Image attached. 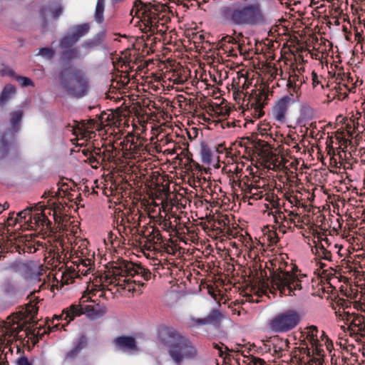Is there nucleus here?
I'll list each match as a JSON object with an SVG mask.
<instances>
[{
	"instance_id": "f257e3e1",
	"label": "nucleus",
	"mask_w": 365,
	"mask_h": 365,
	"mask_svg": "<svg viewBox=\"0 0 365 365\" xmlns=\"http://www.w3.org/2000/svg\"><path fill=\"white\" fill-rule=\"evenodd\" d=\"M158 340L167 346V354L175 365H182L184 361L198 358V351L187 337L173 327H163L158 332Z\"/></svg>"
},
{
	"instance_id": "f03ea898",
	"label": "nucleus",
	"mask_w": 365,
	"mask_h": 365,
	"mask_svg": "<svg viewBox=\"0 0 365 365\" xmlns=\"http://www.w3.org/2000/svg\"><path fill=\"white\" fill-rule=\"evenodd\" d=\"M302 288V280L299 277L279 266L272 272L267 280H259L254 290L258 296L266 294L268 292L275 294L276 291H279L280 295L292 296L295 295L296 290H301Z\"/></svg>"
},
{
	"instance_id": "7ed1b4c3",
	"label": "nucleus",
	"mask_w": 365,
	"mask_h": 365,
	"mask_svg": "<svg viewBox=\"0 0 365 365\" xmlns=\"http://www.w3.org/2000/svg\"><path fill=\"white\" fill-rule=\"evenodd\" d=\"M151 274L149 269L140 265L130 261L120 260L116 262L115 265L105 273L103 282L114 284L123 287V289H126V284L128 290L131 291L134 289L131 284L133 282L135 283L136 281H132L130 278H128V277H134L140 275L145 280H149L151 278Z\"/></svg>"
},
{
	"instance_id": "20e7f679",
	"label": "nucleus",
	"mask_w": 365,
	"mask_h": 365,
	"mask_svg": "<svg viewBox=\"0 0 365 365\" xmlns=\"http://www.w3.org/2000/svg\"><path fill=\"white\" fill-rule=\"evenodd\" d=\"M29 297L30 302L26 305V307L16 315H14L12 319L8 318L0 331L2 332L4 340L8 343L14 339H21L24 337V335H25L24 327L26 322L32 321V322H34V317L38 309L37 304L39 302V299L35 297L33 294Z\"/></svg>"
},
{
	"instance_id": "39448f33",
	"label": "nucleus",
	"mask_w": 365,
	"mask_h": 365,
	"mask_svg": "<svg viewBox=\"0 0 365 365\" xmlns=\"http://www.w3.org/2000/svg\"><path fill=\"white\" fill-rule=\"evenodd\" d=\"M136 6H140L138 12L141 14V25L143 31L150 32L153 34L155 32H164L165 24L170 21L167 15V8L163 4L144 3L141 0L135 2Z\"/></svg>"
},
{
	"instance_id": "423d86ee",
	"label": "nucleus",
	"mask_w": 365,
	"mask_h": 365,
	"mask_svg": "<svg viewBox=\"0 0 365 365\" xmlns=\"http://www.w3.org/2000/svg\"><path fill=\"white\" fill-rule=\"evenodd\" d=\"M221 16L227 23L235 26H254L263 20L259 8L253 4L224 6L221 9Z\"/></svg>"
},
{
	"instance_id": "0eeeda50",
	"label": "nucleus",
	"mask_w": 365,
	"mask_h": 365,
	"mask_svg": "<svg viewBox=\"0 0 365 365\" xmlns=\"http://www.w3.org/2000/svg\"><path fill=\"white\" fill-rule=\"evenodd\" d=\"M58 78L61 88L68 96L80 98L87 94L88 81L80 69L68 66L60 72Z\"/></svg>"
},
{
	"instance_id": "6e6552de",
	"label": "nucleus",
	"mask_w": 365,
	"mask_h": 365,
	"mask_svg": "<svg viewBox=\"0 0 365 365\" xmlns=\"http://www.w3.org/2000/svg\"><path fill=\"white\" fill-rule=\"evenodd\" d=\"M301 321L299 313L295 310H287L277 314L269 322V329L276 333L287 332L295 328Z\"/></svg>"
},
{
	"instance_id": "1a4fd4ad",
	"label": "nucleus",
	"mask_w": 365,
	"mask_h": 365,
	"mask_svg": "<svg viewBox=\"0 0 365 365\" xmlns=\"http://www.w3.org/2000/svg\"><path fill=\"white\" fill-rule=\"evenodd\" d=\"M132 161H113V165H112L111 174L112 178L117 176H123L125 174V177L122 180H131L133 175H135L136 178L144 177L145 179L148 178L150 173V168H141L140 166H136L134 163L130 164Z\"/></svg>"
},
{
	"instance_id": "9d476101",
	"label": "nucleus",
	"mask_w": 365,
	"mask_h": 365,
	"mask_svg": "<svg viewBox=\"0 0 365 365\" xmlns=\"http://www.w3.org/2000/svg\"><path fill=\"white\" fill-rule=\"evenodd\" d=\"M23 118V111L21 110L10 113V128L1 136L0 143L4 151H7L9 145L14 142L15 134L21 130V123Z\"/></svg>"
},
{
	"instance_id": "9b49d317",
	"label": "nucleus",
	"mask_w": 365,
	"mask_h": 365,
	"mask_svg": "<svg viewBox=\"0 0 365 365\" xmlns=\"http://www.w3.org/2000/svg\"><path fill=\"white\" fill-rule=\"evenodd\" d=\"M258 135H261L265 138H269L274 140H275L273 138L270 126L267 123L258 125L257 132L253 133L250 137L247 138L248 140L251 141V144L252 145L253 148L257 150L258 155H262L265 154L266 152L269 151L270 145L269 143L263 140L258 139Z\"/></svg>"
},
{
	"instance_id": "f8f14e48",
	"label": "nucleus",
	"mask_w": 365,
	"mask_h": 365,
	"mask_svg": "<svg viewBox=\"0 0 365 365\" xmlns=\"http://www.w3.org/2000/svg\"><path fill=\"white\" fill-rule=\"evenodd\" d=\"M90 26L88 24H82L71 28V32L63 36L59 41L61 50L74 48L73 46L81 38L88 33Z\"/></svg>"
},
{
	"instance_id": "ddd939ff",
	"label": "nucleus",
	"mask_w": 365,
	"mask_h": 365,
	"mask_svg": "<svg viewBox=\"0 0 365 365\" xmlns=\"http://www.w3.org/2000/svg\"><path fill=\"white\" fill-rule=\"evenodd\" d=\"M29 227L33 230L41 228V230L53 232L51 221L46 218L45 213H42L41 209L34 207L31 215L29 216Z\"/></svg>"
},
{
	"instance_id": "4468645a",
	"label": "nucleus",
	"mask_w": 365,
	"mask_h": 365,
	"mask_svg": "<svg viewBox=\"0 0 365 365\" xmlns=\"http://www.w3.org/2000/svg\"><path fill=\"white\" fill-rule=\"evenodd\" d=\"M90 297L84 295L81 297L78 304H72L64 309L62 314L58 317L61 319L72 321L76 317H79L84 314V303L88 302Z\"/></svg>"
},
{
	"instance_id": "2eb2a0df",
	"label": "nucleus",
	"mask_w": 365,
	"mask_h": 365,
	"mask_svg": "<svg viewBox=\"0 0 365 365\" xmlns=\"http://www.w3.org/2000/svg\"><path fill=\"white\" fill-rule=\"evenodd\" d=\"M291 98L286 96L280 98L272 109L273 118L279 123H284L286 121V115Z\"/></svg>"
},
{
	"instance_id": "dca6fc26",
	"label": "nucleus",
	"mask_w": 365,
	"mask_h": 365,
	"mask_svg": "<svg viewBox=\"0 0 365 365\" xmlns=\"http://www.w3.org/2000/svg\"><path fill=\"white\" fill-rule=\"evenodd\" d=\"M319 331L317 326L311 325L304 329V334L306 339L310 343L312 346L315 349L316 353L318 355H322L321 349V339L319 336Z\"/></svg>"
},
{
	"instance_id": "f3484780",
	"label": "nucleus",
	"mask_w": 365,
	"mask_h": 365,
	"mask_svg": "<svg viewBox=\"0 0 365 365\" xmlns=\"http://www.w3.org/2000/svg\"><path fill=\"white\" fill-rule=\"evenodd\" d=\"M268 99L267 94L264 91H259L258 93H255V97L253 98L251 102V108H254L253 115L256 118H259L264 115V112L263 108L267 104Z\"/></svg>"
},
{
	"instance_id": "a211bd4d",
	"label": "nucleus",
	"mask_w": 365,
	"mask_h": 365,
	"mask_svg": "<svg viewBox=\"0 0 365 365\" xmlns=\"http://www.w3.org/2000/svg\"><path fill=\"white\" fill-rule=\"evenodd\" d=\"M305 82V79L303 76H300L294 71L289 75L287 81V88L290 95L294 97L296 96L297 98L300 95V88L302 84Z\"/></svg>"
},
{
	"instance_id": "6ab92c4d",
	"label": "nucleus",
	"mask_w": 365,
	"mask_h": 365,
	"mask_svg": "<svg viewBox=\"0 0 365 365\" xmlns=\"http://www.w3.org/2000/svg\"><path fill=\"white\" fill-rule=\"evenodd\" d=\"M351 335L356 334L365 336V318L364 316L355 314L348 326Z\"/></svg>"
},
{
	"instance_id": "aec40b11",
	"label": "nucleus",
	"mask_w": 365,
	"mask_h": 365,
	"mask_svg": "<svg viewBox=\"0 0 365 365\" xmlns=\"http://www.w3.org/2000/svg\"><path fill=\"white\" fill-rule=\"evenodd\" d=\"M351 89L346 83L336 82V84L330 90L328 98L332 100L337 99L339 101L344 100L349 95Z\"/></svg>"
},
{
	"instance_id": "412c9836",
	"label": "nucleus",
	"mask_w": 365,
	"mask_h": 365,
	"mask_svg": "<svg viewBox=\"0 0 365 365\" xmlns=\"http://www.w3.org/2000/svg\"><path fill=\"white\" fill-rule=\"evenodd\" d=\"M270 342L272 346L273 354L277 358L283 356L284 352L288 351L289 341L288 339H283L278 336L271 338Z\"/></svg>"
},
{
	"instance_id": "4be33fe9",
	"label": "nucleus",
	"mask_w": 365,
	"mask_h": 365,
	"mask_svg": "<svg viewBox=\"0 0 365 365\" xmlns=\"http://www.w3.org/2000/svg\"><path fill=\"white\" fill-rule=\"evenodd\" d=\"M107 312L106 307L103 304H84V314L92 320L103 317Z\"/></svg>"
},
{
	"instance_id": "5701e85b",
	"label": "nucleus",
	"mask_w": 365,
	"mask_h": 365,
	"mask_svg": "<svg viewBox=\"0 0 365 365\" xmlns=\"http://www.w3.org/2000/svg\"><path fill=\"white\" fill-rule=\"evenodd\" d=\"M114 343L120 349L136 351L137 344L135 339L130 336H120L115 339Z\"/></svg>"
},
{
	"instance_id": "b1692460",
	"label": "nucleus",
	"mask_w": 365,
	"mask_h": 365,
	"mask_svg": "<svg viewBox=\"0 0 365 365\" xmlns=\"http://www.w3.org/2000/svg\"><path fill=\"white\" fill-rule=\"evenodd\" d=\"M289 161H257L261 166V169L272 170L274 171H283L287 174L288 167L287 163Z\"/></svg>"
},
{
	"instance_id": "393cba45",
	"label": "nucleus",
	"mask_w": 365,
	"mask_h": 365,
	"mask_svg": "<svg viewBox=\"0 0 365 365\" xmlns=\"http://www.w3.org/2000/svg\"><path fill=\"white\" fill-rule=\"evenodd\" d=\"M81 58L79 49L77 47L63 49L60 53V60L63 63H68L73 60Z\"/></svg>"
},
{
	"instance_id": "a878e982",
	"label": "nucleus",
	"mask_w": 365,
	"mask_h": 365,
	"mask_svg": "<svg viewBox=\"0 0 365 365\" xmlns=\"http://www.w3.org/2000/svg\"><path fill=\"white\" fill-rule=\"evenodd\" d=\"M106 38V31L98 32L93 38L85 41L82 46L85 48H93L101 46Z\"/></svg>"
},
{
	"instance_id": "bb28decb",
	"label": "nucleus",
	"mask_w": 365,
	"mask_h": 365,
	"mask_svg": "<svg viewBox=\"0 0 365 365\" xmlns=\"http://www.w3.org/2000/svg\"><path fill=\"white\" fill-rule=\"evenodd\" d=\"M183 169L185 170L183 172L192 178H195V175L199 178L198 174L200 173L202 174V168L195 161H187L184 164Z\"/></svg>"
},
{
	"instance_id": "cd10ccee",
	"label": "nucleus",
	"mask_w": 365,
	"mask_h": 365,
	"mask_svg": "<svg viewBox=\"0 0 365 365\" xmlns=\"http://www.w3.org/2000/svg\"><path fill=\"white\" fill-rule=\"evenodd\" d=\"M24 332L25 336L30 339L31 343L34 345L38 341L39 339H41L42 336L47 333V330L43 327H39L37 329H34L33 331L26 328Z\"/></svg>"
},
{
	"instance_id": "c85d7f7f",
	"label": "nucleus",
	"mask_w": 365,
	"mask_h": 365,
	"mask_svg": "<svg viewBox=\"0 0 365 365\" xmlns=\"http://www.w3.org/2000/svg\"><path fill=\"white\" fill-rule=\"evenodd\" d=\"M292 225L299 229L303 228L302 218L297 213H294L293 212H290L287 214V220L285 227L286 228L291 229Z\"/></svg>"
},
{
	"instance_id": "c756f323",
	"label": "nucleus",
	"mask_w": 365,
	"mask_h": 365,
	"mask_svg": "<svg viewBox=\"0 0 365 365\" xmlns=\"http://www.w3.org/2000/svg\"><path fill=\"white\" fill-rule=\"evenodd\" d=\"M271 214H272L274 217V222L279 225V231L285 232L284 229L286 228L285 225L287 224V215H285V213L281 210L272 211Z\"/></svg>"
},
{
	"instance_id": "7c9ffc66",
	"label": "nucleus",
	"mask_w": 365,
	"mask_h": 365,
	"mask_svg": "<svg viewBox=\"0 0 365 365\" xmlns=\"http://www.w3.org/2000/svg\"><path fill=\"white\" fill-rule=\"evenodd\" d=\"M16 92V88L11 84H7L4 86L0 95V106L6 103Z\"/></svg>"
},
{
	"instance_id": "2f4dec72",
	"label": "nucleus",
	"mask_w": 365,
	"mask_h": 365,
	"mask_svg": "<svg viewBox=\"0 0 365 365\" xmlns=\"http://www.w3.org/2000/svg\"><path fill=\"white\" fill-rule=\"evenodd\" d=\"M317 256L329 262L332 261V251L334 249L324 248V245H318L315 246Z\"/></svg>"
},
{
	"instance_id": "473e14b6",
	"label": "nucleus",
	"mask_w": 365,
	"mask_h": 365,
	"mask_svg": "<svg viewBox=\"0 0 365 365\" xmlns=\"http://www.w3.org/2000/svg\"><path fill=\"white\" fill-rule=\"evenodd\" d=\"M105 9V0H97V4L96 6V11H95V21L98 24H102L104 21V13Z\"/></svg>"
},
{
	"instance_id": "72a5a7b5",
	"label": "nucleus",
	"mask_w": 365,
	"mask_h": 365,
	"mask_svg": "<svg viewBox=\"0 0 365 365\" xmlns=\"http://www.w3.org/2000/svg\"><path fill=\"white\" fill-rule=\"evenodd\" d=\"M221 48L225 53H227V56L237 57V51H239L240 54L242 53V43H241L240 49H239L238 47H235V45L229 43H222Z\"/></svg>"
},
{
	"instance_id": "f704fd0d",
	"label": "nucleus",
	"mask_w": 365,
	"mask_h": 365,
	"mask_svg": "<svg viewBox=\"0 0 365 365\" xmlns=\"http://www.w3.org/2000/svg\"><path fill=\"white\" fill-rule=\"evenodd\" d=\"M237 163H238V161H228L227 163H225V161H222V163L224 165L222 168V173L228 174L234 180L235 171L236 169H237Z\"/></svg>"
},
{
	"instance_id": "c9c22d12",
	"label": "nucleus",
	"mask_w": 365,
	"mask_h": 365,
	"mask_svg": "<svg viewBox=\"0 0 365 365\" xmlns=\"http://www.w3.org/2000/svg\"><path fill=\"white\" fill-rule=\"evenodd\" d=\"M34 207H27L25 210L19 212L16 217V221L20 224H27L29 226V216L31 215Z\"/></svg>"
},
{
	"instance_id": "e433bc0d",
	"label": "nucleus",
	"mask_w": 365,
	"mask_h": 365,
	"mask_svg": "<svg viewBox=\"0 0 365 365\" xmlns=\"http://www.w3.org/2000/svg\"><path fill=\"white\" fill-rule=\"evenodd\" d=\"M153 188L156 190L160 195L168 197L170 193L169 180H165L164 178L159 185L153 187Z\"/></svg>"
},
{
	"instance_id": "4c0bfd02",
	"label": "nucleus",
	"mask_w": 365,
	"mask_h": 365,
	"mask_svg": "<svg viewBox=\"0 0 365 365\" xmlns=\"http://www.w3.org/2000/svg\"><path fill=\"white\" fill-rule=\"evenodd\" d=\"M150 173H149L148 178H146V180H150V181H151L150 186L151 187L157 186L158 185H159L161 182V180H163L165 176L162 175L157 170L156 171L153 170L152 168H150Z\"/></svg>"
},
{
	"instance_id": "58836bf2",
	"label": "nucleus",
	"mask_w": 365,
	"mask_h": 365,
	"mask_svg": "<svg viewBox=\"0 0 365 365\" xmlns=\"http://www.w3.org/2000/svg\"><path fill=\"white\" fill-rule=\"evenodd\" d=\"M335 314L339 319L344 321L348 326L355 314L354 313H349V312L346 311L344 308H339Z\"/></svg>"
},
{
	"instance_id": "ea45409f",
	"label": "nucleus",
	"mask_w": 365,
	"mask_h": 365,
	"mask_svg": "<svg viewBox=\"0 0 365 365\" xmlns=\"http://www.w3.org/2000/svg\"><path fill=\"white\" fill-rule=\"evenodd\" d=\"M205 318V322L207 324H217L221 319L222 318V315L217 310H212Z\"/></svg>"
},
{
	"instance_id": "a19ab883",
	"label": "nucleus",
	"mask_w": 365,
	"mask_h": 365,
	"mask_svg": "<svg viewBox=\"0 0 365 365\" xmlns=\"http://www.w3.org/2000/svg\"><path fill=\"white\" fill-rule=\"evenodd\" d=\"M330 171L334 173H341V170L346 168V164L350 165L349 161H329Z\"/></svg>"
},
{
	"instance_id": "79ce46f5",
	"label": "nucleus",
	"mask_w": 365,
	"mask_h": 365,
	"mask_svg": "<svg viewBox=\"0 0 365 365\" xmlns=\"http://www.w3.org/2000/svg\"><path fill=\"white\" fill-rule=\"evenodd\" d=\"M252 161H247L245 163V168H244L245 173L243 176L245 178H247L248 175H254L255 173L257 172L259 169H261L260 164L259 163L256 162V164L255 165L254 168L252 167Z\"/></svg>"
},
{
	"instance_id": "37998d69",
	"label": "nucleus",
	"mask_w": 365,
	"mask_h": 365,
	"mask_svg": "<svg viewBox=\"0 0 365 365\" xmlns=\"http://www.w3.org/2000/svg\"><path fill=\"white\" fill-rule=\"evenodd\" d=\"M242 37H243V35L242 33H239L238 35L237 36V38H235L233 36L227 35L226 36H224L222 38V43L234 44V45H235V47H238L239 49H240L241 43H240L239 40H240V38H242Z\"/></svg>"
},
{
	"instance_id": "c03bdc74",
	"label": "nucleus",
	"mask_w": 365,
	"mask_h": 365,
	"mask_svg": "<svg viewBox=\"0 0 365 365\" xmlns=\"http://www.w3.org/2000/svg\"><path fill=\"white\" fill-rule=\"evenodd\" d=\"M214 150L205 143L201 144L200 154L202 160H211L213 156Z\"/></svg>"
},
{
	"instance_id": "a18cd8bd",
	"label": "nucleus",
	"mask_w": 365,
	"mask_h": 365,
	"mask_svg": "<svg viewBox=\"0 0 365 365\" xmlns=\"http://www.w3.org/2000/svg\"><path fill=\"white\" fill-rule=\"evenodd\" d=\"M248 192L250 193V199L252 200H258L261 199L263 196L262 191L260 190L259 187L255 186V185H250L248 187Z\"/></svg>"
},
{
	"instance_id": "49530a36",
	"label": "nucleus",
	"mask_w": 365,
	"mask_h": 365,
	"mask_svg": "<svg viewBox=\"0 0 365 365\" xmlns=\"http://www.w3.org/2000/svg\"><path fill=\"white\" fill-rule=\"evenodd\" d=\"M38 54L42 56L43 57L46 58L48 60H51L54 56V51L50 48H41L39 49Z\"/></svg>"
},
{
	"instance_id": "de8ad7c7",
	"label": "nucleus",
	"mask_w": 365,
	"mask_h": 365,
	"mask_svg": "<svg viewBox=\"0 0 365 365\" xmlns=\"http://www.w3.org/2000/svg\"><path fill=\"white\" fill-rule=\"evenodd\" d=\"M237 169H236L235 171V179L237 178V180H240L245 173L244 168H245V162L238 161V163H237Z\"/></svg>"
},
{
	"instance_id": "09e8293b",
	"label": "nucleus",
	"mask_w": 365,
	"mask_h": 365,
	"mask_svg": "<svg viewBox=\"0 0 365 365\" xmlns=\"http://www.w3.org/2000/svg\"><path fill=\"white\" fill-rule=\"evenodd\" d=\"M109 185V180H105V183L103 184L101 187V191L102 192L103 195L106 197H110L113 195H115V193L110 190V187H108Z\"/></svg>"
},
{
	"instance_id": "8fccbe9b",
	"label": "nucleus",
	"mask_w": 365,
	"mask_h": 365,
	"mask_svg": "<svg viewBox=\"0 0 365 365\" xmlns=\"http://www.w3.org/2000/svg\"><path fill=\"white\" fill-rule=\"evenodd\" d=\"M264 238L269 241V245H274L278 241L277 234L273 230H269L268 232L265 234Z\"/></svg>"
},
{
	"instance_id": "3c124183",
	"label": "nucleus",
	"mask_w": 365,
	"mask_h": 365,
	"mask_svg": "<svg viewBox=\"0 0 365 365\" xmlns=\"http://www.w3.org/2000/svg\"><path fill=\"white\" fill-rule=\"evenodd\" d=\"M52 209H53V216L64 215V214H63L64 207L61 203H53Z\"/></svg>"
},
{
	"instance_id": "603ef678",
	"label": "nucleus",
	"mask_w": 365,
	"mask_h": 365,
	"mask_svg": "<svg viewBox=\"0 0 365 365\" xmlns=\"http://www.w3.org/2000/svg\"><path fill=\"white\" fill-rule=\"evenodd\" d=\"M264 205L267 210H279L278 199H274V197H272V200H269V204H265Z\"/></svg>"
},
{
	"instance_id": "864d4df0",
	"label": "nucleus",
	"mask_w": 365,
	"mask_h": 365,
	"mask_svg": "<svg viewBox=\"0 0 365 365\" xmlns=\"http://www.w3.org/2000/svg\"><path fill=\"white\" fill-rule=\"evenodd\" d=\"M16 80L20 83V84L23 86V87H26V86H34V83L33 81H31V79H30L28 77H24V76H17L16 77Z\"/></svg>"
},
{
	"instance_id": "5fc2aeb1",
	"label": "nucleus",
	"mask_w": 365,
	"mask_h": 365,
	"mask_svg": "<svg viewBox=\"0 0 365 365\" xmlns=\"http://www.w3.org/2000/svg\"><path fill=\"white\" fill-rule=\"evenodd\" d=\"M321 342L324 341L325 345L327 346V349L329 351H331L333 349V344L331 341L328 338L324 331H322V335L320 336Z\"/></svg>"
},
{
	"instance_id": "6e6d98bb",
	"label": "nucleus",
	"mask_w": 365,
	"mask_h": 365,
	"mask_svg": "<svg viewBox=\"0 0 365 365\" xmlns=\"http://www.w3.org/2000/svg\"><path fill=\"white\" fill-rule=\"evenodd\" d=\"M336 82L346 83L349 82V79L352 78L349 77L346 73L339 72L335 75Z\"/></svg>"
},
{
	"instance_id": "4d7b16f0",
	"label": "nucleus",
	"mask_w": 365,
	"mask_h": 365,
	"mask_svg": "<svg viewBox=\"0 0 365 365\" xmlns=\"http://www.w3.org/2000/svg\"><path fill=\"white\" fill-rule=\"evenodd\" d=\"M214 153H225V158H229L230 154H231V152L228 151L226 148L222 145L220 144L217 147H214Z\"/></svg>"
},
{
	"instance_id": "13d9d810",
	"label": "nucleus",
	"mask_w": 365,
	"mask_h": 365,
	"mask_svg": "<svg viewBox=\"0 0 365 365\" xmlns=\"http://www.w3.org/2000/svg\"><path fill=\"white\" fill-rule=\"evenodd\" d=\"M52 16L54 19H57L63 13V8L61 6H58L54 9H50Z\"/></svg>"
},
{
	"instance_id": "bf43d9fd",
	"label": "nucleus",
	"mask_w": 365,
	"mask_h": 365,
	"mask_svg": "<svg viewBox=\"0 0 365 365\" xmlns=\"http://www.w3.org/2000/svg\"><path fill=\"white\" fill-rule=\"evenodd\" d=\"M78 272H81L82 274H87L91 268H87V264L85 262H81L77 265Z\"/></svg>"
},
{
	"instance_id": "052dcab7",
	"label": "nucleus",
	"mask_w": 365,
	"mask_h": 365,
	"mask_svg": "<svg viewBox=\"0 0 365 365\" xmlns=\"http://www.w3.org/2000/svg\"><path fill=\"white\" fill-rule=\"evenodd\" d=\"M322 243H323V245H324V248H327V249H334V248H336L338 247V245H336V244L331 245V243H330L329 242L328 238L326 237L324 238L321 239L319 245H322Z\"/></svg>"
},
{
	"instance_id": "680f3d73",
	"label": "nucleus",
	"mask_w": 365,
	"mask_h": 365,
	"mask_svg": "<svg viewBox=\"0 0 365 365\" xmlns=\"http://www.w3.org/2000/svg\"><path fill=\"white\" fill-rule=\"evenodd\" d=\"M66 218H67L66 215L53 216V219L55 223L58 224L59 228H61L63 225V222Z\"/></svg>"
},
{
	"instance_id": "e2e57ef3",
	"label": "nucleus",
	"mask_w": 365,
	"mask_h": 365,
	"mask_svg": "<svg viewBox=\"0 0 365 365\" xmlns=\"http://www.w3.org/2000/svg\"><path fill=\"white\" fill-rule=\"evenodd\" d=\"M248 365H265V362L260 358L252 356L248 362Z\"/></svg>"
},
{
	"instance_id": "0e129e2a",
	"label": "nucleus",
	"mask_w": 365,
	"mask_h": 365,
	"mask_svg": "<svg viewBox=\"0 0 365 365\" xmlns=\"http://www.w3.org/2000/svg\"><path fill=\"white\" fill-rule=\"evenodd\" d=\"M42 213H45L46 218H48V216L53 217V209L52 207H40Z\"/></svg>"
},
{
	"instance_id": "69168bd1",
	"label": "nucleus",
	"mask_w": 365,
	"mask_h": 365,
	"mask_svg": "<svg viewBox=\"0 0 365 365\" xmlns=\"http://www.w3.org/2000/svg\"><path fill=\"white\" fill-rule=\"evenodd\" d=\"M16 365H32V364L29 361L27 357H26L25 356H22L17 359Z\"/></svg>"
},
{
	"instance_id": "338daca9",
	"label": "nucleus",
	"mask_w": 365,
	"mask_h": 365,
	"mask_svg": "<svg viewBox=\"0 0 365 365\" xmlns=\"http://www.w3.org/2000/svg\"><path fill=\"white\" fill-rule=\"evenodd\" d=\"M109 180V185L108 187H110V190L116 195L118 193V185L116 184V182H113L111 180Z\"/></svg>"
},
{
	"instance_id": "774afa93",
	"label": "nucleus",
	"mask_w": 365,
	"mask_h": 365,
	"mask_svg": "<svg viewBox=\"0 0 365 365\" xmlns=\"http://www.w3.org/2000/svg\"><path fill=\"white\" fill-rule=\"evenodd\" d=\"M162 227L168 231L171 228V222L169 220H164L161 223Z\"/></svg>"
}]
</instances>
